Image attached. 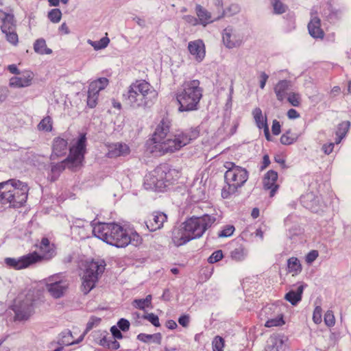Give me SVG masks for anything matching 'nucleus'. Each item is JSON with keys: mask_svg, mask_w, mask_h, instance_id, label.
Here are the masks:
<instances>
[{"mask_svg": "<svg viewBox=\"0 0 351 351\" xmlns=\"http://www.w3.org/2000/svg\"><path fill=\"white\" fill-rule=\"evenodd\" d=\"M170 128L171 121L167 118H163L157 125L152 138L147 141V150L155 156L177 152L199 136L196 129L170 135Z\"/></svg>", "mask_w": 351, "mask_h": 351, "instance_id": "f257e3e1", "label": "nucleus"}, {"mask_svg": "<svg viewBox=\"0 0 351 351\" xmlns=\"http://www.w3.org/2000/svg\"><path fill=\"white\" fill-rule=\"evenodd\" d=\"M93 233L107 243L117 247H124L130 243L136 246L141 242V236L134 230L124 228L116 223L95 224Z\"/></svg>", "mask_w": 351, "mask_h": 351, "instance_id": "f03ea898", "label": "nucleus"}, {"mask_svg": "<svg viewBox=\"0 0 351 351\" xmlns=\"http://www.w3.org/2000/svg\"><path fill=\"white\" fill-rule=\"evenodd\" d=\"M216 221L214 215H204L191 217L172 231V242L176 246L182 245L189 241L202 236L205 231Z\"/></svg>", "mask_w": 351, "mask_h": 351, "instance_id": "7ed1b4c3", "label": "nucleus"}, {"mask_svg": "<svg viewBox=\"0 0 351 351\" xmlns=\"http://www.w3.org/2000/svg\"><path fill=\"white\" fill-rule=\"evenodd\" d=\"M157 97L156 90L144 80L132 83L123 95L125 103L133 108L150 106Z\"/></svg>", "mask_w": 351, "mask_h": 351, "instance_id": "20e7f679", "label": "nucleus"}, {"mask_svg": "<svg viewBox=\"0 0 351 351\" xmlns=\"http://www.w3.org/2000/svg\"><path fill=\"white\" fill-rule=\"evenodd\" d=\"M86 138L85 134H81L69 148V156L60 162H52L50 165V171L48 177L51 181L56 180L62 171L69 168L73 171L76 170L82 165L86 153Z\"/></svg>", "mask_w": 351, "mask_h": 351, "instance_id": "39448f33", "label": "nucleus"}, {"mask_svg": "<svg viewBox=\"0 0 351 351\" xmlns=\"http://www.w3.org/2000/svg\"><path fill=\"white\" fill-rule=\"evenodd\" d=\"M203 96V88L198 80L184 81L178 90L176 97L180 112L193 111L199 108Z\"/></svg>", "mask_w": 351, "mask_h": 351, "instance_id": "423d86ee", "label": "nucleus"}, {"mask_svg": "<svg viewBox=\"0 0 351 351\" xmlns=\"http://www.w3.org/2000/svg\"><path fill=\"white\" fill-rule=\"evenodd\" d=\"M28 186L25 183L14 179L0 183V202L10 204L13 207H21L27 198Z\"/></svg>", "mask_w": 351, "mask_h": 351, "instance_id": "0eeeda50", "label": "nucleus"}, {"mask_svg": "<svg viewBox=\"0 0 351 351\" xmlns=\"http://www.w3.org/2000/svg\"><path fill=\"white\" fill-rule=\"evenodd\" d=\"M223 167L226 169L224 175L226 185L222 189L221 196L228 199L245 183L248 179V172L245 168L230 161L225 162Z\"/></svg>", "mask_w": 351, "mask_h": 351, "instance_id": "6e6552de", "label": "nucleus"}, {"mask_svg": "<svg viewBox=\"0 0 351 351\" xmlns=\"http://www.w3.org/2000/svg\"><path fill=\"white\" fill-rule=\"evenodd\" d=\"M41 256L36 252L29 253L19 258H6L5 263L14 269H23L40 261L41 258L49 259L55 255V247L48 239L43 238L39 246Z\"/></svg>", "mask_w": 351, "mask_h": 351, "instance_id": "1a4fd4ad", "label": "nucleus"}, {"mask_svg": "<svg viewBox=\"0 0 351 351\" xmlns=\"http://www.w3.org/2000/svg\"><path fill=\"white\" fill-rule=\"evenodd\" d=\"M104 269L105 264L104 261H93L86 263L82 282V291L84 294H87L95 287L96 282Z\"/></svg>", "mask_w": 351, "mask_h": 351, "instance_id": "9d476101", "label": "nucleus"}, {"mask_svg": "<svg viewBox=\"0 0 351 351\" xmlns=\"http://www.w3.org/2000/svg\"><path fill=\"white\" fill-rule=\"evenodd\" d=\"M33 294L30 292L24 295H18L14 300L12 310L15 313V319L17 320L27 319L32 315L34 309Z\"/></svg>", "mask_w": 351, "mask_h": 351, "instance_id": "9b49d317", "label": "nucleus"}, {"mask_svg": "<svg viewBox=\"0 0 351 351\" xmlns=\"http://www.w3.org/2000/svg\"><path fill=\"white\" fill-rule=\"evenodd\" d=\"M3 5V2L0 0V8ZM0 20L1 21V29L5 34L7 41L13 45H16L19 37L16 32V25L14 15L0 10Z\"/></svg>", "mask_w": 351, "mask_h": 351, "instance_id": "f8f14e48", "label": "nucleus"}, {"mask_svg": "<svg viewBox=\"0 0 351 351\" xmlns=\"http://www.w3.org/2000/svg\"><path fill=\"white\" fill-rule=\"evenodd\" d=\"M45 281L48 292L55 298L62 297L69 285L67 280L60 274L51 276L47 278Z\"/></svg>", "mask_w": 351, "mask_h": 351, "instance_id": "ddd939ff", "label": "nucleus"}, {"mask_svg": "<svg viewBox=\"0 0 351 351\" xmlns=\"http://www.w3.org/2000/svg\"><path fill=\"white\" fill-rule=\"evenodd\" d=\"M163 172V170L158 166L147 173L145 177V188L156 191H164L165 182L164 180H162V176H165V174Z\"/></svg>", "mask_w": 351, "mask_h": 351, "instance_id": "4468645a", "label": "nucleus"}, {"mask_svg": "<svg viewBox=\"0 0 351 351\" xmlns=\"http://www.w3.org/2000/svg\"><path fill=\"white\" fill-rule=\"evenodd\" d=\"M109 84V80L106 77H100L91 82L88 86L87 105L90 108H94L97 104L99 93L104 90Z\"/></svg>", "mask_w": 351, "mask_h": 351, "instance_id": "2eb2a0df", "label": "nucleus"}, {"mask_svg": "<svg viewBox=\"0 0 351 351\" xmlns=\"http://www.w3.org/2000/svg\"><path fill=\"white\" fill-rule=\"evenodd\" d=\"M188 50L193 59L197 62H202L205 58V45L200 39L190 41L188 44Z\"/></svg>", "mask_w": 351, "mask_h": 351, "instance_id": "dca6fc26", "label": "nucleus"}, {"mask_svg": "<svg viewBox=\"0 0 351 351\" xmlns=\"http://www.w3.org/2000/svg\"><path fill=\"white\" fill-rule=\"evenodd\" d=\"M68 141L67 140L57 137L55 138L52 146V153L50 156V160H55L58 158L64 156L68 152Z\"/></svg>", "mask_w": 351, "mask_h": 351, "instance_id": "f3484780", "label": "nucleus"}, {"mask_svg": "<svg viewBox=\"0 0 351 351\" xmlns=\"http://www.w3.org/2000/svg\"><path fill=\"white\" fill-rule=\"evenodd\" d=\"M34 74L29 71H25L18 75L10 78L9 85L13 88H23L29 86L32 84Z\"/></svg>", "mask_w": 351, "mask_h": 351, "instance_id": "a211bd4d", "label": "nucleus"}, {"mask_svg": "<svg viewBox=\"0 0 351 351\" xmlns=\"http://www.w3.org/2000/svg\"><path fill=\"white\" fill-rule=\"evenodd\" d=\"M222 39L223 44L230 49L239 47L242 43L241 36L231 27H227L223 30Z\"/></svg>", "mask_w": 351, "mask_h": 351, "instance_id": "6ab92c4d", "label": "nucleus"}, {"mask_svg": "<svg viewBox=\"0 0 351 351\" xmlns=\"http://www.w3.org/2000/svg\"><path fill=\"white\" fill-rule=\"evenodd\" d=\"M167 216L162 212H154L148 217L146 226L150 231L160 229L167 221Z\"/></svg>", "mask_w": 351, "mask_h": 351, "instance_id": "aec40b11", "label": "nucleus"}, {"mask_svg": "<svg viewBox=\"0 0 351 351\" xmlns=\"http://www.w3.org/2000/svg\"><path fill=\"white\" fill-rule=\"evenodd\" d=\"M317 11L315 8L311 12V19L308 25V29L311 36L315 38H322L324 37V31L321 27L320 19L315 16Z\"/></svg>", "mask_w": 351, "mask_h": 351, "instance_id": "412c9836", "label": "nucleus"}, {"mask_svg": "<svg viewBox=\"0 0 351 351\" xmlns=\"http://www.w3.org/2000/svg\"><path fill=\"white\" fill-rule=\"evenodd\" d=\"M278 173L277 172L270 170L265 176L263 178V186L265 189L270 190V197L274 196L278 189Z\"/></svg>", "mask_w": 351, "mask_h": 351, "instance_id": "4be33fe9", "label": "nucleus"}, {"mask_svg": "<svg viewBox=\"0 0 351 351\" xmlns=\"http://www.w3.org/2000/svg\"><path fill=\"white\" fill-rule=\"evenodd\" d=\"M160 167L163 170L162 180H164L165 191L167 188L173 184V182L179 178V172L176 169L169 168L166 165H160Z\"/></svg>", "mask_w": 351, "mask_h": 351, "instance_id": "5701e85b", "label": "nucleus"}, {"mask_svg": "<svg viewBox=\"0 0 351 351\" xmlns=\"http://www.w3.org/2000/svg\"><path fill=\"white\" fill-rule=\"evenodd\" d=\"M306 287L304 283H300L295 289H291L286 295L285 299L293 305H296L301 300L304 289Z\"/></svg>", "mask_w": 351, "mask_h": 351, "instance_id": "b1692460", "label": "nucleus"}, {"mask_svg": "<svg viewBox=\"0 0 351 351\" xmlns=\"http://www.w3.org/2000/svg\"><path fill=\"white\" fill-rule=\"evenodd\" d=\"M130 153V148L125 143H117L109 146L108 156L115 158L121 156H126Z\"/></svg>", "mask_w": 351, "mask_h": 351, "instance_id": "393cba45", "label": "nucleus"}, {"mask_svg": "<svg viewBox=\"0 0 351 351\" xmlns=\"http://www.w3.org/2000/svg\"><path fill=\"white\" fill-rule=\"evenodd\" d=\"M290 86V82L287 80H280L274 87V92L278 100L283 101L287 97V90Z\"/></svg>", "mask_w": 351, "mask_h": 351, "instance_id": "a878e982", "label": "nucleus"}, {"mask_svg": "<svg viewBox=\"0 0 351 351\" xmlns=\"http://www.w3.org/2000/svg\"><path fill=\"white\" fill-rule=\"evenodd\" d=\"M195 11L198 17V21L200 24L206 26L207 24L213 21L210 13L202 6L197 5Z\"/></svg>", "mask_w": 351, "mask_h": 351, "instance_id": "bb28decb", "label": "nucleus"}, {"mask_svg": "<svg viewBox=\"0 0 351 351\" xmlns=\"http://www.w3.org/2000/svg\"><path fill=\"white\" fill-rule=\"evenodd\" d=\"M288 271L293 276L298 275L302 271V267L300 261L295 257H291L287 261Z\"/></svg>", "mask_w": 351, "mask_h": 351, "instance_id": "cd10ccee", "label": "nucleus"}, {"mask_svg": "<svg viewBox=\"0 0 351 351\" xmlns=\"http://www.w3.org/2000/svg\"><path fill=\"white\" fill-rule=\"evenodd\" d=\"M137 339L144 343L153 342L157 344H160L162 340V335L159 332L153 335L140 333L137 336Z\"/></svg>", "mask_w": 351, "mask_h": 351, "instance_id": "c85d7f7f", "label": "nucleus"}, {"mask_svg": "<svg viewBox=\"0 0 351 351\" xmlns=\"http://www.w3.org/2000/svg\"><path fill=\"white\" fill-rule=\"evenodd\" d=\"M252 115L258 128L262 129V128L267 125V118L263 116L260 108H254L252 111Z\"/></svg>", "mask_w": 351, "mask_h": 351, "instance_id": "c756f323", "label": "nucleus"}, {"mask_svg": "<svg viewBox=\"0 0 351 351\" xmlns=\"http://www.w3.org/2000/svg\"><path fill=\"white\" fill-rule=\"evenodd\" d=\"M350 123L349 121H343L341 123L336 131V143L338 144L346 136L348 131L349 130Z\"/></svg>", "mask_w": 351, "mask_h": 351, "instance_id": "7c9ffc66", "label": "nucleus"}, {"mask_svg": "<svg viewBox=\"0 0 351 351\" xmlns=\"http://www.w3.org/2000/svg\"><path fill=\"white\" fill-rule=\"evenodd\" d=\"M247 252L242 245H239L230 252L231 258L236 261H242L247 256Z\"/></svg>", "mask_w": 351, "mask_h": 351, "instance_id": "2f4dec72", "label": "nucleus"}, {"mask_svg": "<svg viewBox=\"0 0 351 351\" xmlns=\"http://www.w3.org/2000/svg\"><path fill=\"white\" fill-rule=\"evenodd\" d=\"M285 324L283 319V315L282 313H277L274 317H269L267 321L265 324V326L267 328L281 326Z\"/></svg>", "mask_w": 351, "mask_h": 351, "instance_id": "473e14b6", "label": "nucleus"}, {"mask_svg": "<svg viewBox=\"0 0 351 351\" xmlns=\"http://www.w3.org/2000/svg\"><path fill=\"white\" fill-rule=\"evenodd\" d=\"M298 135L291 130L287 131L280 137V142L283 145H291L297 141Z\"/></svg>", "mask_w": 351, "mask_h": 351, "instance_id": "72a5a7b5", "label": "nucleus"}, {"mask_svg": "<svg viewBox=\"0 0 351 351\" xmlns=\"http://www.w3.org/2000/svg\"><path fill=\"white\" fill-rule=\"evenodd\" d=\"M34 49L36 52L40 54H50L51 50L47 47L46 42L44 39H38L34 45Z\"/></svg>", "mask_w": 351, "mask_h": 351, "instance_id": "f704fd0d", "label": "nucleus"}, {"mask_svg": "<svg viewBox=\"0 0 351 351\" xmlns=\"http://www.w3.org/2000/svg\"><path fill=\"white\" fill-rule=\"evenodd\" d=\"M132 304L135 308L143 310L151 305L152 295H148L143 299H136L134 300Z\"/></svg>", "mask_w": 351, "mask_h": 351, "instance_id": "c9c22d12", "label": "nucleus"}, {"mask_svg": "<svg viewBox=\"0 0 351 351\" xmlns=\"http://www.w3.org/2000/svg\"><path fill=\"white\" fill-rule=\"evenodd\" d=\"M101 345L109 349L117 350L120 347L119 343L113 337H104L101 339Z\"/></svg>", "mask_w": 351, "mask_h": 351, "instance_id": "e433bc0d", "label": "nucleus"}, {"mask_svg": "<svg viewBox=\"0 0 351 351\" xmlns=\"http://www.w3.org/2000/svg\"><path fill=\"white\" fill-rule=\"evenodd\" d=\"M88 43L90 44L95 50H99L101 49L106 48L110 40L108 37H104L101 38L98 41H93L91 40H88Z\"/></svg>", "mask_w": 351, "mask_h": 351, "instance_id": "4c0bfd02", "label": "nucleus"}, {"mask_svg": "<svg viewBox=\"0 0 351 351\" xmlns=\"http://www.w3.org/2000/svg\"><path fill=\"white\" fill-rule=\"evenodd\" d=\"M52 123L51 118L49 116L45 117L38 125V129L41 131L50 132L52 130Z\"/></svg>", "mask_w": 351, "mask_h": 351, "instance_id": "58836bf2", "label": "nucleus"}, {"mask_svg": "<svg viewBox=\"0 0 351 351\" xmlns=\"http://www.w3.org/2000/svg\"><path fill=\"white\" fill-rule=\"evenodd\" d=\"M75 343H76V341L73 339L70 331H65L62 332V337L60 339V344L69 346Z\"/></svg>", "mask_w": 351, "mask_h": 351, "instance_id": "ea45409f", "label": "nucleus"}, {"mask_svg": "<svg viewBox=\"0 0 351 351\" xmlns=\"http://www.w3.org/2000/svg\"><path fill=\"white\" fill-rule=\"evenodd\" d=\"M49 19L53 23H57L60 21L62 18V12L58 8L52 9L48 13Z\"/></svg>", "mask_w": 351, "mask_h": 351, "instance_id": "a19ab883", "label": "nucleus"}, {"mask_svg": "<svg viewBox=\"0 0 351 351\" xmlns=\"http://www.w3.org/2000/svg\"><path fill=\"white\" fill-rule=\"evenodd\" d=\"M288 101L293 106L298 107L301 104V96L297 93H289L287 97Z\"/></svg>", "mask_w": 351, "mask_h": 351, "instance_id": "79ce46f5", "label": "nucleus"}, {"mask_svg": "<svg viewBox=\"0 0 351 351\" xmlns=\"http://www.w3.org/2000/svg\"><path fill=\"white\" fill-rule=\"evenodd\" d=\"M224 343L222 337L216 336L213 341V351H223Z\"/></svg>", "mask_w": 351, "mask_h": 351, "instance_id": "37998d69", "label": "nucleus"}, {"mask_svg": "<svg viewBox=\"0 0 351 351\" xmlns=\"http://www.w3.org/2000/svg\"><path fill=\"white\" fill-rule=\"evenodd\" d=\"M234 230V227L232 225H226L223 226L221 231L219 232L218 236L219 237H230L233 234Z\"/></svg>", "mask_w": 351, "mask_h": 351, "instance_id": "c03bdc74", "label": "nucleus"}, {"mask_svg": "<svg viewBox=\"0 0 351 351\" xmlns=\"http://www.w3.org/2000/svg\"><path fill=\"white\" fill-rule=\"evenodd\" d=\"M143 318L151 322L154 326L158 327L160 326L158 317L154 313H145Z\"/></svg>", "mask_w": 351, "mask_h": 351, "instance_id": "a18cd8bd", "label": "nucleus"}, {"mask_svg": "<svg viewBox=\"0 0 351 351\" xmlns=\"http://www.w3.org/2000/svg\"><path fill=\"white\" fill-rule=\"evenodd\" d=\"M223 257L221 250H217L214 252L208 258V261L210 263H215L221 261Z\"/></svg>", "mask_w": 351, "mask_h": 351, "instance_id": "49530a36", "label": "nucleus"}, {"mask_svg": "<svg viewBox=\"0 0 351 351\" xmlns=\"http://www.w3.org/2000/svg\"><path fill=\"white\" fill-rule=\"evenodd\" d=\"M240 10V7L237 3H232L228 8L223 11V14L233 15L238 13Z\"/></svg>", "mask_w": 351, "mask_h": 351, "instance_id": "de8ad7c7", "label": "nucleus"}, {"mask_svg": "<svg viewBox=\"0 0 351 351\" xmlns=\"http://www.w3.org/2000/svg\"><path fill=\"white\" fill-rule=\"evenodd\" d=\"M322 310L321 306H317L313 311V320L316 324H320L322 322Z\"/></svg>", "mask_w": 351, "mask_h": 351, "instance_id": "09e8293b", "label": "nucleus"}, {"mask_svg": "<svg viewBox=\"0 0 351 351\" xmlns=\"http://www.w3.org/2000/svg\"><path fill=\"white\" fill-rule=\"evenodd\" d=\"M272 3L276 13L282 14L286 11V6L278 0H274Z\"/></svg>", "mask_w": 351, "mask_h": 351, "instance_id": "8fccbe9b", "label": "nucleus"}, {"mask_svg": "<svg viewBox=\"0 0 351 351\" xmlns=\"http://www.w3.org/2000/svg\"><path fill=\"white\" fill-rule=\"evenodd\" d=\"M324 322L328 326H332L335 323V316L331 311H328L324 315Z\"/></svg>", "mask_w": 351, "mask_h": 351, "instance_id": "3c124183", "label": "nucleus"}, {"mask_svg": "<svg viewBox=\"0 0 351 351\" xmlns=\"http://www.w3.org/2000/svg\"><path fill=\"white\" fill-rule=\"evenodd\" d=\"M118 327L123 332L128 331L130 328V322L125 319H121L117 323Z\"/></svg>", "mask_w": 351, "mask_h": 351, "instance_id": "603ef678", "label": "nucleus"}, {"mask_svg": "<svg viewBox=\"0 0 351 351\" xmlns=\"http://www.w3.org/2000/svg\"><path fill=\"white\" fill-rule=\"evenodd\" d=\"M319 253L317 250L311 251L306 256V261L308 264H311L318 256Z\"/></svg>", "mask_w": 351, "mask_h": 351, "instance_id": "864d4df0", "label": "nucleus"}, {"mask_svg": "<svg viewBox=\"0 0 351 351\" xmlns=\"http://www.w3.org/2000/svg\"><path fill=\"white\" fill-rule=\"evenodd\" d=\"M183 19L186 23L191 25H196L198 23H199L198 19L196 17L191 15L184 16Z\"/></svg>", "mask_w": 351, "mask_h": 351, "instance_id": "5fc2aeb1", "label": "nucleus"}, {"mask_svg": "<svg viewBox=\"0 0 351 351\" xmlns=\"http://www.w3.org/2000/svg\"><path fill=\"white\" fill-rule=\"evenodd\" d=\"M110 331L112 332V335L110 337H113L114 339H121L123 338L122 333L121 332L120 330L117 328L116 326H112L110 329Z\"/></svg>", "mask_w": 351, "mask_h": 351, "instance_id": "6e6d98bb", "label": "nucleus"}, {"mask_svg": "<svg viewBox=\"0 0 351 351\" xmlns=\"http://www.w3.org/2000/svg\"><path fill=\"white\" fill-rule=\"evenodd\" d=\"M190 317L189 315H184L178 319V323L183 327H187L189 324Z\"/></svg>", "mask_w": 351, "mask_h": 351, "instance_id": "4d7b16f0", "label": "nucleus"}, {"mask_svg": "<svg viewBox=\"0 0 351 351\" xmlns=\"http://www.w3.org/2000/svg\"><path fill=\"white\" fill-rule=\"evenodd\" d=\"M280 128L281 126L279 121L274 120L271 128L272 133L274 135H278L280 133Z\"/></svg>", "mask_w": 351, "mask_h": 351, "instance_id": "13d9d810", "label": "nucleus"}, {"mask_svg": "<svg viewBox=\"0 0 351 351\" xmlns=\"http://www.w3.org/2000/svg\"><path fill=\"white\" fill-rule=\"evenodd\" d=\"M260 87L261 88L263 89L265 86L266 82L269 78V76L265 73H262L260 75Z\"/></svg>", "mask_w": 351, "mask_h": 351, "instance_id": "bf43d9fd", "label": "nucleus"}, {"mask_svg": "<svg viewBox=\"0 0 351 351\" xmlns=\"http://www.w3.org/2000/svg\"><path fill=\"white\" fill-rule=\"evenodd\" d=\"M334 149V143H330L328 144H324L322 146V150L326 154H330Z\"/></svg>", "mask_w": 351, "mask_h": 351, "instance_id": "052dcab7", "label": "nucleus"}, {"mask_svg": "<svg viewBox=\"0 0 351 351\" xmlns=\"http://www.w3.org/2000/svg\"><path fill=\"white\" fill-rule=\"evenodd\" d=\"M8 95V90L6 88L0 87V104L3 102Z\"/></svg>", "mask_w": 351, "mask_h": 351, "instance_id": "680f3d73", "label": "nucleus"}, {"mask_svg": "<svg viewBox=\"0 0 351 351\" xmlns=\"http://www.w3.org/2000/svg\"><path fill=\"white\" fill-rule=\"evenodd\" d=\"M287 117L291 119H297V118L300 117V114L297 112V110L291 108L288 110Z\"/></svg>", "mask_w": 351, "mask_h": 351, "instance_id": "e2e57ef3", "label": "nucleus"}, {"mask_svg": "<svg viewBox=\"0 0 351 351\" xmlns=\"http://www.w3.org/2000/svg\"><path fill=\"white\" fill-rule=\"evenodd\" d=\"M59 32L62 34H69L70 33L69 28L65 23H63L59 27Z\"/></svg>", "mask_w": 351, "mask_h": 351, "instance_id": "0e129e2a", "label": "nucleus"}, {"mask_svg": "<svg viewBox=\"0 0 351 351\" xmlns=\"http://www.w3.org/2000/svg\"><path fill=\"white\" fill-rule=\"evenodd\" d=\"M214 5L217 7L218 9V11L219 13H221L223 14V1L222 0H213Z\"/></svg>", "mask_w": 351, "mask_h": 351, "instance_id": "69168bd1", "label": "nucleus"}, {"mask_svg": "<svg viewBox=\"0 0 351 351\" xmlns=\"http://www.w3.org/2000/svg\"><path fill=\"white\" fill-rule=\"evenodd\" d=\"M331 6L329 4H326V7L324 10V12L322 13V15L326 17H330L331 14Z\"/></svg>", "mask_w": 351, "mask_h": 351, "instance_id": "338daca9", "label": "nucleus"}, {"mask_svg": "<svg viewBox=\"0 0 351 351\" xmlns=\"http://www.w3.org/2000/svg\"><path fill=\"white\" fill-rule=\"evenodd\" d=\"M270 164L269 157L267 155H265L263 158L262 162V169L267 168Z\"/></svg>", "mask_w": 351, "mask_h": 351, "instance_id": "774afa93", "label": "nucleus"}]
</instances>
